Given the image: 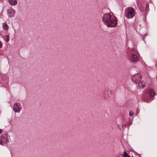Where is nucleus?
Here are the masks:
<instances>
[{
    "mask_svg": "<svg viewBox=\"0 0 157 157\" xmlns=\"http://www.w3.org/2000/svg\"><path fill=\"white\" fill-rule=\"evenodd\" d=\"M134 112L131 111L129 113V116H132L134 115Z\"/></svg>",
    "mask_w": 157,
    "mask_h": 157,
    "instance_id": "obj_16",
    "label": "nucleus"
},
{
    "mask_svg": "<svg viewBox=\"0 0 157 157\" xmlns=\"http://www.w3.org/2000/svg\"><path fill=\"white\" fill-rule=\"evenodd\" d=\"M132 124V122L131 121H129L128 124V127L130 126Z\"/></svg>",
    "mask_w": 157,
    "mask_h": 157,
    "instance_id": "obj_18",
    "label": "nucleus"
},
{
    "mask_svg": "<svg viewBox=\"0 0 157 157\" xmlns=\"http://www.w3.org/2000/svg\"><path fill=\"white\" fill-rule=\"evenodd\" d=\"M118 128L119 129H121L122 128H124V126L122 125H118Z\"/></svg>",
    "mask_w": 157,
    "mask_h": 157,
    "instance_id": "obj_15",
    "label": "nucleus"
},
{
    "mask_svg": "<svg viewBox=\"0 0 157 157\" xmlns=\"http://www.w3.org/2000/svg\"><path fill=\"white\" fill-rule=\"evenodd\" d=\"M3 142L1 140H0V144L3 145Z\"/></svg>",
    "mask_w": 157,
    "mask_h": 157,
    "instance_id": "obj_19",
    "label": "nucleus"
},
{
    "mask_svg": "<svg viewBox=\"0 0 157 157\" xmlns=\"http://www.w3.org/2000/svg\"><path fill=\"white\" fill-rule=\"evenodd\" d=\"M111 93L110 90L107 89H105L102 94L104 98L105 99H108L111 95Z\"/></svg>",
    "mask_w": 157,
    "mask_h": 157,
    "instance_id": "obj_3",
    "label": "nucleus"
},
{
    "mask_svg": "<svg viewBox=\"0 0 157 157\" xmlns=\"http://www.w3.org/2000/svg\"><path fill=\"white\" fill-rule=\"evenodd\" d=\"M3 28L4 29L7 30L9 28V26L6 23H3Z\"/></svg>",
    "mask_w": 157,
    "mask_h": 157,
    "instance_id": "obj_12",
    "label": "nucleus"
},
{
    "mask_svg": "<svg viewBox=\"0 0 157 157\" xmlns=\"http://www.w3.org/2000/svg\"><path fill=\"white\" fill-rule=\"evenodd\" d=\"M2 132V129H0V134L1 133V132Z\"/></svg>",
    "mask_w": 157,
    "mask_h": 157,
    "instance_id": "obj_21",
    "label": "nucleus"
},
{
    "mask_svg": "<svg viewBox=\"0 0 157 157\" xmlns=\"http://www.w3.org/2000/svg\"><path fill=\"white\" fill-rule=\"evenodd\" d=\"M125 13L126 17L129 19L132 18L135 13L134 10L131 7L126 8L125 10Z\"/></svg>",
    "mask_w": 157,
    "mask_h": 157,
    "instance_id": "obj_2",
    "label": "nucleus"
},
{
    "mask_svg": "<svg viewBox=\"0 0 157 157\" xmlns=\"http://www.w3.org/2000/svg\"><path fill=\"white\" fill-rule=\"evenodd\" d=\"M148 93L150 94V96L151 97H153L155 95V91L152 90H149L148 91Z\"/></svg>",
    "mask_w": 157,
    "mask_h": 157,
    "instance_id": "obj_8",
    "label": "nucleus"
},
{
    "mask_svg": "<svg viewBox=\"0 0 157 157\" xmlns=\"http://www.w3.org/2000/svg\"><path fill=\"white\" fill-rule=\"evenodd\" d=\"M123 157H130L127 153L125 151L124 152V154H123Z\"/></svg>",
    "mask_w": 157,
    "mask_h": 157,
    "instance_id": "obj_14",
    "label": "nucleus"
},
{
    "mask_svg": "<svg viewBox=\"0 0 157 157\" xmlns=\"http://www.w3.org/2000/svg\"><path fill=\"white\" fill-rule=\"evenodd\" d=\"M145 83L144 82L141 81L138 84V86L140 89L143 88L145 87Z\"/></svg>",
    "mask_w": 157,
    "mask_h": 157,
    "instance_id": "obj_9",
    "label": "nucleus"
},
{
    "mask_svg": "<svg viewBox=\"0 0 157 157\" xmlns=\"http://www.w3.org/2000/svg\"><path fill=\"white\" fill-rule=\"evenodd\" d=\"M6 42H8L9 41V36H6Z\"/></svg>",
    "mask_w": 157,
    "mask_h": 157,
    "instance_id": "obj_17",
    "label": "nucleus"
},
{
    "mask_svg": "<svg viewBox=\"0 0 157 157\" xmlns=\"http://www.w3.org/2000/svg\"><path fill=\"white\" fill-rule=\"evenodd\" d=\"M0 139L3 143H6L9 142L8 136L7 134L5 133L2 135L1 136Z\"/></svg>",
    "mask_w": 157,
    "mask_h": 157,
    "instance_id": "obj_4",
    "label": "nucleus"
},
{
    "mask_svg": "<svg viewBox=\"0 0 157 157\" xmlns=\"http://www.w3.org/2000/svg\"><path fill=\"white\" fill-rule=\"evenodd\" d=\"M13 110L15 112H19L20 111V109L18 105L15 103L14 104L13 107Z\"/></svg>",
    "mask_w": 157,
    "mask_h": 157,
    "instance_id": "obj_5",
    "label": "nucleus"
},
{
    "mask_svg": "<svg viewBox=\"0 0 157 157\" xmlns=\"http://www.w3.org/2000/svg\"><path fill=\"white\" fill-rule=\"evenodd\" d=\"M2 46V43L0 42V48H1Z\"/></svg>",
    "mask_w": 157,
    "mask_h": 157,
    "instance_id": "obj_20",
    "label": "nucleus"
},
{
    "mask_svg": "<svg viewBox=\"0 0 157 157\" xmlns=\"http://www.w3.org/2000/svg\"><path fill=\"white\" fill-rule=\"evenodd\" d=\"M10 4L11 5H15L17 4V1L16 0H10L9 1Z\"/></svg>",
    "mask_w": 157,
    "mask_h": 157,
    "instance_id": "obj_10",
    "label": "nucleus"
},
{
    "mask_svg": "<svg viewBox=\"0 0 157 157\" xmlns=\"http://www.w3.org/2000/svg\"><path fill=\"white\" fill-rule=\"evenodd\" d=\"M8 12L9 16L12 17L13 16L15 13V11L13 9H10L8 10Z\"/></svg>",
    "mask_w": 157,
    "mask_h": 157,
    "instance_id": "obj_6",
    "label": "nucleus"
},
{
    "mask_svg": "<svg viewBox=\"0 0 157 157\" xmlns=\"http://www.w3.org/2000/svg\"><path fill=\"white\" fill-rule=\"evenodd\" d=\"M132 81L136 83V84L137 82V77L136 75H134L133 76L132 78Z\"/></svg>",
    "mask_w": 157,
    "mask_h": 157,
    "instance_id": "obj_11",
    "label": "nucleus"
},
{
    "mask_svg": "<svg viewBox=\"0 0 157 157\" xmlns=\"http://www.w3.org/2000/svg\"><path fill=\"white\" fill-rule=\"evenodd\" d=\"M144 101L145 102H149L150 101V99L148 97H145L144 98Z\"/></svg>",
    "mask_w": 157,
    "mask_h": 157,
    "instance_id": "obj_13",
    "label": "nucleus"
},
{
    "mask_svg": "<svg viewBox=\"0 0 157 157\" xmlns=\"http://www.w3.org/2000/svg\"><path fill=\"white\" fill-rule=\"evenodd\" d=\"M131 60L133 62L136 61L137 60V56L135 54L132 55L131 58Z\"/></svg>",
    "mask_w": 157,
    "mask_h": 157,
    "instance_id": "obj_7",
    "label": "nucleus"
},
{
    "mask_svg": "<svg viewBox=\"0 0 157 157\" xmlns=\"http://www.w3.org/2000/svg\"><path fill=\"white\" fill-rule=\"evenodd\" d=\"M102 21L108 27H114L117 24V19H114L109 14L106 13L104 15Z\"/></svg>",
    "mask_w": 157,
    "mask_h": 157,
    "instance_id": "obj_1",
    "label": "nucleus"
},
{
    "mask_svg": "<svg viewBox=\"0 0 157 157\" xmlns=\"http://www.w3.org/2000/svg\"><path fill=\"white\" fill-rule=\"evenodd\" d=\"M125 127H126V125H125Z\"/></svg>",
    "mask_w": 157,
    "mask_h": 157,
    "instance_id": "obj_22",
    "label": "nucleus"
}]
</instances>
